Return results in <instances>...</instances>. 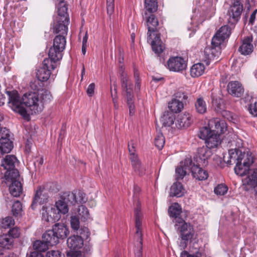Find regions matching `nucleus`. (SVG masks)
<instances>
[{
  "label": "nucleus",
  "mask_w": 257,
  "mask_h": 257,
  "mask_svg": "<svg viewBox=\"0 0 257 257\" xmlns=\"http://www.w3.org/2000/svg\"><path fill=\"white\" fill-rule=\"evenodd\" d=\"M46 257H62V255L59 250H51L47 252Z\"/></svg>",
  "instance_id": "052dcab7"
},
{
  "label": "nucleus",
  "mask_w": 257,
  "mask_h": 257,
  "mask_svg": "<svg viewBox=\"0 0 257 257\" xmlns=\"http://www.w3.org/2000/svg\"><path fill=\"white\" fill-rule=\"evenodd\" d=\"M192 122L191 117L189 113L180 114L178 116L176 125L178 128H186L190 126Z\"/></svg>",
  "instance_id": "b1692460"
},
{
  "label": "nucleus",
  "mask_w": 257,
  "mask_h": 257,
  "mask_svg": "<svg viewBox=\"0 0 257 257\" xmlns=\"http://www.w3.org/2000/svg\"><path fill=\"white\" fill-rule=\"evenodd\" d=\"M146 24L148 29V41H151L153 51L156 54H160L165 49V46L157 31L158 20L155 15L151 14L146 18Z\"/></svg>",
  "instance_id": "f03ea898"
},
{
  "label": "nucleus",
  "mask_w": 257,
  "mask_h": 257,
  "mask_svg": "<svg viewBox=\"0 0 257 257\" xmlns=\"http://www.w3.org/2000/svg\"><path fill=\"white\" fill-rule=\"evenodd\" d=\"M77 212L79 217L82 220L85 221L89 218V211L85 206H79L78 208Z\"/></svg>",
  "instance_id": "de8ad7c7"
},
{
  "label": "nucleus",
  "mask_w": 257,
  "mask_h": 257,
  "mask_svg": "<svg viewBox=\"0 0 257 257\" xmlns=\"http://www.w3.org/2000/svg\"><path fill=\"white\" fill-rule=\"evenodd\" d=\"M257 13V10H254L252 13L251 14L250 18L249 23L251 24H252L255 20V15Z\"/></svg>",
  "instance_id": "774afa93"
},
{
  "label": "nucleus",
  "mask_w": 257,
  "mask_h": 257,
  "mask_svg": "<svg viewBox=\"0 0 257 257\" xmlns=\"http://www.w3.org/2000/svg\"><path fill=\"white\" fill-rule=\"evenodd\" d=\"M240 1L233 0L228 9L227 12V15L229 16L228 23L232 25L238 21L242 13L243 6Z\"/></svg>",
  "instance_id": "6e6552de"
},
{
  "label": "nucleus",
  "mask_w": 257,
  "mask_h": 257,
  "mask_svg": "<svg viewBox=\"0 0 257 257\" xmlns=\"http://www.w3.org/2000/svg\"><path fill=\"white\" fill-rule=\"evenodd\" d=\"M169 109L173 112L177 113L181 111L184 107L183 103L180 100L173 99L168 104Z\"/></svg>",
  "instance_id": "ea45409f"
},
{
  "label": "nucleus",
  "mask_w": 257,
  "mask_h": 257,
  "mask_svg": "<svg viewBox=\"0 0 257 257\" xmlns=\"http://www.w3.org/2000/svg\"><path fill=\"white\" fill-rule=\"evenodd\" d=\"M185 189L182 184L178 182H176L171 186L170 189V196L180 197L184 195Z\"/></svg>",
  "instance_id": "cd10ccee"
},
{
  "label": "nucleus",
  "mask_w": 257,
  "mask_h": 257,
  "mask_svg": "<svg viewBox=\"0 0 257 257\" xmlns=\"http://www.w3.org/2000/svg\"><path fill=\"white\" fill-rule=\"evenodd\" d=\"M5 177L7 182H11V183L15 180H20L19 171L15 168L7 170Z\"/></svg>",
  "instance_id": "58836bf2"
},
{
  "label": "nucleus",
  "mask_w": 257,
  "mask_h": 257,
  "mask_svg": "<svg viewBox=\"0 0 257 257\" xmlns=\"http://www.w3.org/2000/svg\"><path fill=\"white\" fill-rule=\"evenodd\" d=\"M107 6V13L108 15L110 16L113 13L114 9V0H107L106 1Z\"/></svg>",
  "instance_id": "6e6d98bb"
},
{
  "label": "nucleus",
  "mask_w": 257,
  "mask_h": 257,
  "mask_svg": "<svg viewBox=\"0 0 257 257\" xmlns=\"http://www.w3.org/2000/svg\"><path fill=\"white\" fill-rule=\"evenodd\" d=\"M27 257H44V255L42 254V252H39V251H33L30 252L29 254L27 253Z\"/></svg>",
  "instance_id": "338daca9"
},
{
  "label": "nucleus",
  "mask_w": 257,
  "mask_h": 257,
  "mask_svg": "<svg viewBox=\"0 0 257 257\" xmlns=\"http://www.w3.org/2000/svg\"><path fill=\"white\" fill-rule=\"evenodd\" d=\"M227 191V187L225 185L221 184H219L214 189V193L217 195H223Z\"/></svg>",
  "instance_id": "864d4df0"
},
{
  "label": "nucleus",
  "mask_w": 257,
  "mask_h": 257,
  "mask_svg": "<svg viewBox=\"0 0 257 257\" xmlns=\"http://www.w3.org/2000/svg\"><path fill=\"white\" fill-rule=\"evenodd\" d=\"M240 153L236 159L234 171L236 174L243 176L246 175L249 167L253 163L254 158L249 153L242 154L240 152Z\"/></svg>",
  "instance_id": "39448f33"
},
{
  "label": "nucleus",
  "mask_w": 257,
  "mask_h": 257,
  "mask_svg": "<svg viewBox=\"0 0 257 257\" xmlns=\"http://www.w3.org/2000/svg\"><path fill=\"white\" fill-rule=\"evenodd\" d=\"M135 227L136 229L135 238L138 250L135 253V257H142L143 249V234H142V223L143 214L141 211L140 203L137 202V207L135 209Z\"/></svg>",
  "instance_id": "20e7f679"
},
{
  "label": "nucleus",
  "mask_w": 257,
  "mask_h": 257,
  "mask_svg": "<svg viewBox=\"0 0 257 257\" xmlns=\"http://www.w3.org/2000/svg\"><path fill=\"white\" fill-rule=\"evenodd\" d=\"M15 220L13 217L7 216L0 219V228H11L15 225Z\"/></svg>",
  "instance_id": "c03bdc74"
},
{
  "label": "nucleus",
  "mask_w": 257,
  "mask_h": 257,
  "mask_svg": "<svg viewBox=\"0 0 257 257\" xmlns=\"http://www.w3.org/2000/svg\"><path fill=\"white\" fill-rule=\"evenodd\" d=\"M49 245L47 242L43 240H37L33 243L34 251L39 252H45L48 249Z\"/></svg>",
  "instance_id": "37998d69"
},
{
  "label": "nucleus",
  "mask_w": 257,
  "mask_h": 257,
  "mask_svg": "<svg viewBox=\"0 0 257 257\" xmlns=\"http://www.w3.org/2000/svg\"><path fill=\"white\" fill-rule=\"evenodd\" d=\"M175 97L177 100H180L182 102L183 100H186L188 98V95L186 93L182 91H178L175 93Z\"/></svg>",
  "instance_id": "13d9d810"
},
{
  "label": "nucleus",
  "mask_w": 257,
  "mask_h": 257,
  "mask_svg": "<svg viewBox=\"0 0 257 257\" xmlns=\"http://www.w3.org/2000/svg\"><path fill=\"white\" fill-rule=\"evenodd\" d=\"M175 115L168 111H165L161 118L162 125L164 126H170L174 122Z\"/></svg>",
  "instance_id": "4c0bfd02"
},
{
  "label": "nucleus",
  "mask_w": 257,
  "mask_h": 257,
  "mask_svg": "<svg viewBox=\"0 0 257 257\" xmlns=\"http://www.w3.org/2000/svg\"><path fill=\"white\" fill-rule=\"evenodd\" d=\"M252 37L247 36L245 37L241 42V44L238 48V51L241 55H250L253 50V46L252 44Z\"/></svg>",
  "instance_id": "dca6fc26"
},
{
  "label": "nucleus",
  "mask_w": 257,
  "mask_h": 257,
  "mask_svg": "<svg viewBox=\"0 0 257 257\" xmlns=\"http://www.w3.org/2000/svg\"><path fill=\"white\" fill-rule=\"evenodd\" d=\"M41 211L42 219L47 222L53 221L58 218L57 215L54 212L55 209L51 206H43Z\"/></svg>",
  "instance_id": "5701e85b"
},
{
  "label": "nucleus",
  "mask_w": 257,
  "mask_h": 257,
  "mask_svg": "<svg viewBox=\"0 0 257 257\" xmlns=\"http://www.w3.org/2000/svg\"><path fill=\"white\" fill-rule=\"evenodd\" d=\"M190 170L192 176L197 180H204L207 179L208 177L207 172L199 167L198 165H192L190 168Z\"/></svg>",
  "instance_id": "393cba45"
},
{
  "label": "nucleus",
  "mask_w": 257,
  "mask_h": 257,
  "mask_svg": "<svg viewBox=\"0 0 257 257\" xmlns=\"http://www.w3.org/2000/svg\"><path fill=\"white\" fill-rule=\"evenodd\" d=\"M86 200L87 199L85 194L82 192L79 191L78 193V197H76V203H85Z\"/></svg>",
  "instance_id": "bf43d9fd"
},
{
  "label": "nucleus",
  "mask_w": 257,
  "mask_h": 257,
  "mask_svg": "<svg viewBox=\"0 0 257 257\" xmlns=\"http://www.w3.org/2000/svg\"><path fill=\"white\" fill-rule=\"evenodd\" d=\"M205 70V66L202 63L194 64L190 69V74L193 77H197L202 75Z\"/></svg>",
  "instance_id": "c9c22d12"
},
{
  "label": "nucleus",
  "mask_w": 257,
  "mask_h": 257,
  "mask_svg": "<svg viewBox=\"0 0 257 257\" xmlns=\"http://www.w3.org/2000/svg\"><path fill=\"white\" fill-rule=\"evenodd\" d=\"M69 22V20L64 21L60 18H55L53 24V32L56 34L60 33L59 35H67Z\"/></svg>",
  "instance_id": "4468645a"
},
{
  "label": "nucleus",
  "mask_w": 257,
  "mask_h": 257,
  "mask_svg": "<svg viewBox=\"0 0 257 257\" xmlns=\"http://www.w3.org/2000/svg\"><path fill=\"white\" fill-rule=\"evenodd\" d=\"M249 110L253 116H257V102H255L253 105H250Z\"/></svg>",
  "instance_id": "0e129e2a"
},
{
  "label": "nucleus",
  "mask_w": 257,
  "mask_h": 257,
  "mask_svg": "<svg viewBox=\"0 0 257 257\" xmlns=\"http://www.w3.org/2000/svg\"><path fill=\"white\" fill-rule=\"evenodd\" d=\"M14 254L10 252L5 249H0V257H14Z\"/></svg>",
  "instance_id": "680f3d73"
},
{
  "label": "nucleus",
  "mask_w": 257,
  "mask_h": 257,
  "mask_svg": "<svg viewBox=\"0 0 257 257\" xmlns=\"http://www.w3.org/2000/svg\"><path fill=\"white\" fill-rule=\"evenodd\" d=\"M227 91L232 96L240 97L244 92V89L242 84L237 81H233L229 82L227 85Z\"/></svg>",
  "instance_id": "2eb2a0df"
},
{
  "label": "nucleus",
  "mask_w": 257,
  "mask_h": 257,
  "mask_svg": "<svg viewBox=\"0 0 257 257\" xmlns=\"http://www.w3.org/2000/svg\"><path fill=\"white\" fill-rule=\"evenodd\" d=\"M145 8L150 13L155 12L158 9L157 0H145Z\"/></svg>",
  "instance_id": "49530a36"
},
{
  "label": "nucleus",
  "mask_w": 257,
  "mask_h": 257,
  "mask_svg": "<svg viewBox=\"0 0 257 257\" xmlns=\"http://www.w3.org/2000/svg\"><path fill=\"white\" fill-rule=\"evenodd\" d=\"M9 191L13 197H19L23 193V187L20 181H13L9 186Z\"/></svg>",
  "instance_id": "c85d7f7f"
},
{
  "label": "nucleus",
  "mask_w": 257,
  "mask_h": 257,
  "mask_svg": "<svg viewBox=\"0 0 257 257\" xmlns=\"http://www.w3.org/2000/svg\"><path fill=\"white\" fill-rule=\"evenodd\" d=\"M124 68L123 65L119 64V73L120 76L122 95L125 97V100L126 101L129 109L130 115L133 116L135 113V97L133 89V85L127 75L124 73Z\"/></svg>",
  "instance_id": "7ed1b4c3"
},
{
  "label": "nucleus",
  "mask_w": 257,
  "mask_h": 257,
  "mask_svg": "<svg viewBox=\"0 0 257 257\" xmlns=\"http://www.w3.org/2000/svg\"><path fill=\"white\" fill-rule=\"evenodd\" d=\"M216 47L212 45L211 46L206 47L205 48L204 54L208 60L215 61H218L219 60L220 52L216 50L215 48Z\"/></svg>",
  "instance_id": "a878e982"
},
{
  "label": "nucleus",
  "mask_w": 257,
  "mask_h": 257,
  "mask_svg": "<svg viewBox=\"0 0 257 257\" xmlns=\"http://www.w3.org/2000/svg\"><path fill=\"white\" fill-rule=\"evenodd\" d=\"M13 148V142L9 138L1 139L0 150L3 153H9Z\"/></svg>",
  "instance_id": "e433bc0d"
},
{
  "label": "nucleus",
  "mask_w": 257,
  "mask_h": 257,
  "mask_svg": "<svg viewBox=\"0 0 257 257\" xmlns=\"http://www.w3.org/2000/svg\"><path fill=\"white\" fill-rule=\"evenodd\" d=\"M7 94L9 97V106L25 119H29L30 116L28 112V110L23 106V105L31 110L32 114L41 112L43 109V104L36 92L26 93L21 99L18 91L16 90L7 91Z\"/></svg>",
  "instance_id": "f257e3e1"
},
{
  "label": "nucleus",
  "mask_w": 257,
  "mask_h": 257,
  "mask_svg": "<svg viewBox=\"0 0 257 257\" xmlns=\"http://www.w3.org/2000/svg\"><path fill=\"white\" fill-rule=\"evenodd\" d=\"M49 196L45 192L43 187L39 186L37 189L33 198L31 208L33 210L36 209L38 204H44L47 202Z\"/></svg>",
  "instance_id": "f8f14e48"
},
{
  "label": "nucleus",
  "mask_w": 257,
  "mask_h": 257,
  "mask_svg": "<svg viewBox=\"0 0 257 257\" xmlns=\"http://www.w3.org/2000/svg\"><path fill=\"white\" fill-rule=\"evenodd\" d=\"M17 159L15 156L7 155L2 162V166L8 170L15 168V163Z\"/></svg>",
  "instance_id": "2f4dec72"
},
{
  "label": "nucleus",
  "mask_w": 257,
  "mask_h": 257,
  "mask_svg": "<svg viewBox=\"0 0 257 257\" xmlns=\"http://www.w3.org/2000/svg\"><path fill=\"white\" fill-rule=\"evenodd\" d=\"M83 235H73L67 239V243L69 248L72 251L80 248L83 244Z\"/></svg>",
  "instance_id": "412c9836"
},
{
  "label": "nucleus",
  "mask_w": 257,
  "mask_h": 257,
  "mask_svg": "<svg viewBox=\"0 0 257 257\" xmlns=\"http://www.w3.org/2000/svg\"><path fill=\"white\" fill-rule=\"evenodd\" d=\"M95 89V84L94 83H92L89 84L87 87L86 90L87 94L89 96H91L93 93Z\"/></svg>",
  "instance_id": "e2e57ef3"
},
{
  "label": "nucleus",
  "mask_w": 257,
  "mask_h": 257,
  "mask_svg": "<svg viewBox=\"0 0 257 257\" xmlns=\"http://www.w3.org/2000/svg\"><path fill=\"white\" fill-rule=\"evenodd\" d=\"M40 96V100L42 102L43 105L44 103L50 102L52 99V96L50 92L45 89L42 90Z\"/></svg>",
  "instance_id": "09e8293b"
},
{
  "label": "nucleus",
  "mask_w": 257,
  "mask_h": 257,
  "mask_svg": "<svg viewBox=\"0 0 257 257\" xmlns=\"http://www.w3.org/2000/svg\"><path fill=\"white\" fill-rule=\"evenodd\" d=\"M42 239L43 241L48 244L49 245L53 246L58 243L59 241L57 239V236L52 229L47 231L43 234Z\"/></svg>",
  "instance_id": "c756f323"
},
{
  "label": "nucleus",
  "mask_w": 257,
  "mask_h": 257,
  "mask_svg": "<svg viewBox=\"0 0 257 257\" xmlns=\"http://www.w3.org/2000/svg\"><path fill=\"white\" fill-rule=\"evenodd\" d=\"M12 211L13 214L15 216H17L21 214L22 205L19 201H16L14 202L12 206Z\"/></svg>",
  "instance_id": "3c124183"
},
{
  "label": "nucleus",
  "mask_w": 257,
  "mask_h": 257,
  "mask_svg": "<svg viewBox=\"0 0 257 257\" xmlns=\"http://www.w3.org/2000/svg\"><path fill=\"white\" fill-rule=\"evenodd\" d=\"M196 111L200 114H204L207 110L206 104L202 97L198 98L195 103Z\"/></svg>",
  "instance_id": "79ce46f5"
},
{
  "label": "nucleus",
  "mask_w": 257,
  "mask_h": 257,
  "mask_svg": "<svg viewBox=\"0 0 257 257\" xmlns=\"http://www.w3.org/2000/svg\"><path fill=\"white\" fill-rule=\"evenodd\" d=\"M58 241L60 239H63L67 237L69 231L67 227L63 223H56L52 227Z\"/></svg>",
  "instance_id": "4be33fe9"
},
{
  "label": "nucleus",
  "mask_w": 257,
  "mask_h": 257,
  "mask_svg": "<svg viewBox=\"0 0 257 257\" xmlns=\"http://www.w3.org/2000/svg\"><path fill=\"white\" fill-rule=\"evenodd\" d=\"M207 147L203 146L198 150V154L199 159L197 161L199 165H202L203 167L206 166L208 164V159L212 155L211 149Z\"/></svg>",
  "instance_id": "aec40b11"
},
{
  "label": "nucleus",
  "mask_w": 257,
  "mask_h": 257,
  "mask_svg": "<svg viewBox=\"0 0 257 257\" xmlns=\"http://www.w3.org/2000/svg\"><path fill=\"white\" fill-rule=\"evenodd\" d=\"M208 127L211 131L221 135L226 131L227 124L224 120L215 118L209 120Z\"/></svg>",
  "instance_id": "ddd939ff"
},
{
  "label": "nucleus",
  "mask_w": 257,
  "mask_h": 257,
  "mask_svg": "<svg viewBox=\"0 0 257 257\" xmlns=\"http://www.w3.org/2000/svg\"><path fill=\"white\" fill-rule=\"evenodd\" d=\"M55 206L59 213L65 214L68 212V205L64 203L61 199H60L58 201L56 202Z\"/></svg>",
  "instance_id": "a18cd8bd"
},
{
  "label": "nucleus",
  "mask_w": 257,
  "mask_h": 257,
  "mask_svg": "<svg viewBox=\"0 0 257 257\" xmlns=\"http://www.w3.org/2000/svg\"><path fill=\"white\" fill-rule=\"evenodd\" d=\"M128 149L130 154L136 152V145L133 141L128 143Z\"/></svg>",
  "instance_id": "69168bd1"
},
{
  "label": "nucleus",
  "mask_w": 257,
  "mask_h": 257,
  "mask_svg": "<svg viewBox=\"0 0 257 257\" xmlns=\"http://www.w3.org/2000/svg\"><path fill=\"white\" fill-rule=\"evenodd\" d=\"M43 86V82L37 78L31 81L30 83V87L31 89L38 91L41 90Z\"/></svg>",
  "instance_id": "603ef678"
},
{
  "label": "nucleus",
  "mask_w": 257,
  "mask_h": 257,
  "mask_svg": "<svg viewBox=\"0 0 257 257\" xmlns=\"http://www.w3.org/2000/svg\"><path fill=\"white\" fill-rule=\"evenodd\" d=\"M220 135L209 130L207 126H204L200 129L198 137L205 140L207 147L214 148L220 144Z\"/></svg>",
  "instance_id": "423d86ee"
},
{
  "label": "nucleus",
  "mask_w": 257,
  "mask_h": 257,
  "mask_svg": "<svg viewBox=\"0 0 257 257\" xmlns=\"http://www.w3.org/2000/svg\"><path fill=\"white\" fill-rule=\"evenodd\" d=\"M14 240L9 234H4L0 236V246L9 249L12 246Z\"/></svg>",
  "instance_id": "a19ab883"
},
{
  "label": "nucleus",
  "mask_w": 257,
  "mask_h": 257,
  "mask_svg": "<svg viewBox=\"0 0 257 257\" xmlns=\"http://www.w3.org/2000/svg\"><path fill=\"white\" fill-rule=\"evenodd\" d=\"M134 171L140 176H142L145 174L146 168L142 163L139 164L136 167L133 168Z\"/></svg>",
  "instance_id": "5fc2aeb1"
},
{
  "label": "nucleus",
  "mask_w": 257,
  "mask_h": 257,
  "mask_svg": "<svg viewBox=\"0 0 257 257\" xmlns=\"http://www.w3.org/2000/svg\"><path fill=\"white\" fill-rule=\"evenodd\" d=\"M176 228L179 231L182 242L180 243V246L183 248L186 247L187 242L193 238L194 231L193 227L189 223L183 221L182 223L175 224Z\"/></svg>",
  "instance_id": "0eeeda50"
},
{
  "label": "nucleus",
  "mask_w": 257,
  "mask_h": 257,
  "mask_svg": "<svg viewBox=\"0 0 257 257\" xmlns=\"http://www.w3.org/2000/svg\"><path fill=\"white\" fill-rule=\"evenodd\" d=\"M168 68L174 72H180L186 69L187 64L185 61L180 57L170 58L167 62Z\"/></svg>",
  "instance_id": "9b49d317"
},
{
  "label": "nucleus",
  "mask_w": 257,
  "mask_h": 257,
  "mask_svg": "<svg viewBox=\"0 0 257 257\" xmlns=\"http://www.w3.org/2000/svg\"><path fill=\"white\" fill-rule=\"evenodd\" d=\"M70 224L73 230L78 231L77 233L84 236H87L88 228L86 227L80 229L79 219L76 216L71 217Z\"/></svg>",
  "instance_id": "bb28decb"
},
{
  "label": "nucleus",
  "mask_w": 257,
  "mask_h": 257,
  "mask_svg": "<svg viewBox=\"0 0 257 257\" xmlns=\"http://www.w3.org/2000/svg\"><path fill=\"white\" fill-rule=\"evenodd\" d=\"M51 69L41 67L37 71L36 76L38 79L42 82L47 81L50 77Z\"/></svg>",
  "instance_id": "f704fd0d"
},
{
  "label": "nucleus",
  "mask_w": 257,
  "mask_h": 257,
  "mask_svg": "<svg viewBox=\"0 0 257 257\" xmlns=\"http://www.w3.org/2000/svg\"><path fill=\"white\" fill-rule=\"evenodd\" d=\"M165 138L162 133H159L155 138L154 143L159 150H162L165 145Z\"/></svg>",
  "instance_id": "8fccbe9b"
},
{
  "label": "nucleus",
  "mask_w": 257,
  "mask_h": 257,
  "mask_svg": "<svg viewBox=\"0 0 257 257\" xmlns=\"http://www.w3.org/2000/svg\"><path fill=\"white\" fill-rule=\"evenodd\" d=\"M65 36V35H58L55 37L53 46L49 50L51 54H55L58 55V57H62V52L65 49L66 43Z\"/></svg>",
  "instance_id": "1a4fd4ad"
},
{
  "label": "nucleus",
  "mask_w": 257,
  "mask_h": 257,
  "mask_svg": "<svg viewBox=\"0 0 257 257\" xmlns=\"http://www.w3.org/2000/svg\"><path fill=\"white\" fill-rule=\"evenodd\" d=\"M51 52L49 51V57L44 60L42 66L52 70L57 67L58 61L61 59L62 57H58V55L55 54H51Z\"/></svg>",
  "instance_id": "f3484780"
},
{
  "label": "nucleus",
  "mask_w": 257,
  "mask_h": 257,
  "mask_svg": "<svg viewBox=\"0 0 257 257\" xmlns=\"http://www.w3.org/2000/svg\"><path fill=\"white\" fill-rule=\"evenodd\" d=\"M189 164L192 165V161L189 159H186L184 161V166H180L176 169L177 179H182L186 175L187 170H190V167L188 166Z\"/></svg>",
  "instance_id": "7c9ffc66"
},
{
  "label": "nucleus",
  "mask_w": 257,
  "mask_h": 257,
  "mask_svg": "<svg viewBox=\"0 0 257 257\" xmlns=\"http://www.w3.org/2000/svg\"><path fill=\"white\" fill-rule=\"evenodd\" d=\"M231 34V28L225 25L221 27L212 38V44L215 46H219L224 40L228 38Z\"/></svg>",
  "instance_id": "9d476101"
},
{
  "label": "nucleus",
  "mask_w": 257,
  "mask_h": 257,
  "mask_svg": "<svg viewBox=\"0 0 257 257\" xmlns=\"http://www.w3.org/2000/svg\"><path fill=\"white\" fill-rule=\"evenodd\" d=\"M181 213V207L177 203H174L168 209V213L171 217L174 218L175 224L182 223L184 221L180 216Z\"/></svg>",
  "instance_id": "6ab92c4d"
},
{
  "label": "nucleus",
  "mask_w": 257,
  "mask_h": 257,
  "mask_svg": "<svg viewBox=\"0 0 257 257\" xmlns=\"http://www.w3.org/2000/svg\"><path fill=\"white\" fill-rule=\"evenodd\" d=\"M67 5L64 1H60L58 6V15L56 18H60L61 20L63 19L64 21H65V20H69L67 14Z\"/></svg>",
  "instance_id": "473e14b6"
},
{
  "label": "nucleus",
  "mask_w": 257,
  "mask_h": 257,
  "mask_svg": "<svg viewBox=\"0 0 257 257\" xmlns=\"http://www.w3.org/2000/svg\"><path fill=\"white\" fill-rule=\"evenodd\" d=\"M60 199L69 205H74L76 203V195L72 192H64L60 196Z\"/></svg>",
  "instance_id": "72a5a7b5"
},
{
  "label": "nucleus",
  "mask_w": 257,
  "mask_h": 257,
  "mask_svg": "<svg viewBox=\"0 0 257 257\" xmlns=\"http://www.w3.org/2000/svg\"><path fill=\"white\" fill-rule=\"evenodd\" d=\"M247 176L243 179V185L246 184L257 189V169H250L246 172Z\"/></svg>",
  "instance_id": "a211bd4d"
},
{
  "label": "nucleus",
  "mask_w": 257,
  "mask_h": 257,
  "mask_svg": "<svg viewBox=\"0 0 257 257\" xmlns=\"http://www.w3.org/2000/svg\"><path fill=\"white\" fill-rule=\"evenodd\" d=\"M8 234L13 239L18 237L20 234L19 228L17 227H13L9 230Z\"/></svg>",
  "instance_id": "4d7b16f0"
}]
</instances>
